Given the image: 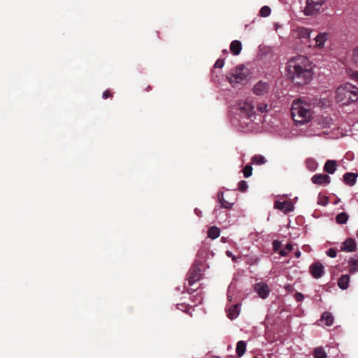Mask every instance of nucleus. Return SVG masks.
Instances as JSON below:
<instances>
[{"instance_id": "f257e3e1", "label": "nucleus", "mask_w": 358, "mask_h": 358, "mask_svg": "<svg viewBox=\"0 0 358 358\" xmlns=\"http://www.w3.org/2000/svg\"><path fill=\"white\" fill-rule=\"evenodd\" d=\"M288 77L298 85L308 84L312 78L311 66L309 59L299 55L289 60L287 66Z\"/></svg>"}, {"instance_id": "f03ea898", "label": "nucleus", "mask_w": 358, "mask_h": 358, "mask_svg": "<svg viewBox=\"0 0 358 358\" xmlns=\"http://www.w3.org/2000/svg\"><path fill=\"white\" fill-rule=\"evenodd\" d=\"M291 115L296 123L302 124L308 122L312 117L310 104L301 99L294 100L292 103Z\"/></svg>"}, {"instance_id": "7ed1b4c3", "label": "nucleus", "mask_w": 358, "mask_h": 358, "mask_svg": "<svg viewBox=\"0 0 358 358\" xmlns=\"http://www.w3.org/2000/svg\"><path fill=\"white\" fill-rule=\"evenodd\" d=\"M336 99L342 105H348L358 100V87L350 83H346L338 87Z\"/></svg>"}, {"instance_id": "20e7f679", "label": "nucleus", "mask_w": 358, "mask_h": 358, "mask_svg": "<svg viewBox=\"0 0 358 358\" xmlns=\"http://www.w3.org/2000/svg\"><path fill=\"white\" fill-rule=\"evenodd\" d=\"M233 113L232 124L236 127L243 129L245 128V119L246 118V100L236 103L231 108Z\"/></svg>"}, {"instance_id": "39448f33", "label": "nucleus", "mask_w": 358, "mask_h": 358, "mask_svg": "<svg viewBox=\"0 0 358 358\" xmlns=\"http://www.w3.org/2000/svg\"><path fill=\"white\" fill-rule=\"evenodd\" d=\"M227 79L233 87H238L240 85H245L246 73L244 70V65L237 66L227 76Z\"/></svg>"}, {"instance_id": "423d86ee", "label": "nucleus", "mask_w": 358, "mask_h": 358, "mask_svg": "<svg viewBox=\"0 0 358 358\" xmlns=\"http://www.w3.org/2000/svg\"><path fill=\"white\" fill-rule=\"evenodd\" d=\"M326 0H306V5L304 8L306 15L316 14L321 8Z\"/></svg>"}, {"instance_id": "0eeeda50", "label": "nucleus", "mask_w": 358, "mask_h": 358, "mask_svg": "<svg viewBox=\"0 0 358 358\" xmlns=\"http://www.w3.org/2000/svg\"><path fill=\"white\" fill-rule=\"evenodd\" d=\"M271 90V84L268 82L260 80L252 88V92L256 96H264L267 95Z\"/></svg>"}, {"instance_id": "6e6552de", "label": "nucleus", "mask_w": 358, "mask_h": 358, "mask_svg": "<svg viewBox=\"0 0 358 358\" xmlns=\"http://www.w3.org/2000/svg\"><path fill=\"white\" fill-rule=\"evenodd\" d=\"M201 269L194 264L189 271L187 274V280L189 286H192L196 282L201 278Z\"/></svg>"}, {"instance_id": "1a4fd4ad", "label": "nucleus", "mask_w": 358, "mask_h": 358, "mask_svg": "<svg viewBox=\"0 0 358 358\" xmlns=\"http://www.w3.org/2000/svg\"><path fill=\"white\" fill-rule=\"evenodd\" d=\"M309 272L314 278L318 279L324 275V267L320 262H315L309 266Z\"/></svg>"}, {"instance_id": "9d476101", "label": "nucleus", "mask_w": 358, "mask_h": 358, "mask_svg": "<svg viewBox=\"0 0 358 358\" xmlns=\"http://www.w3.org/2000/svg\"><path fill=\"white\" fill-rule=\"evenodd\" d=\"M253 288L254 291L263 299H266L270 293V289L268 285L263 282L255 284Z\"/></svg>"}, {"instance_id": "9b49d317", "label": "nucleus", "mask_w": 358, "mask_h": 358, "mask_svg": "<svg viewBox=\"0 0 358 358\" xmlns=\"http://www.w3.org/2000/svg\"><path fill=\"white\" fill-rule=\"evenodd\" d=\"M311 181L314 184L325 186L330 183L331 179L328 175L317 173L312 177Z\"/></svg>"}, {"instance_id": "f8f14e48", "label": "nucleus", "mask_w": 358, "mask_h": 358, "mask_svg": "<svg viewBox=\"0 0 358 358\" xmlns=\"http://www.w3.org/2000/svg\"><path fill=\"white\" fill-rule=\"evenodd\" d=\"M275 208L283 211L285 213H289L294 210V206L289 201H276L275 202Z\"/></svg>"}, {"instance_id": "ddd939ff", "label": "nucleus", "mask_w": 358, "mask_h": 358, "mask_svg": "<svg viewBox=\"0 0 358 358\" xmlns=\"http://www.w3.org/2000/svg\"><path fill=\"white\" fill-rule=\"evenodd\" d=\"M357 250V244L355 239L352 238H347L343 243L341 250L343 252H355Z\"/></svg>"}, {"instance_id": "4468645a", "label": "nucleus", "mask_w": 358, "mask_h": 358, "mask_svg": "<svg viewBox=\"0 0 358 358\" xmlns=\"http://www.w3.org/2000/svg\"><path fill=\"white\" fill-rule=\"evenodd\" d=\"M311 31L306 27H297L294 30L295 36L298 38H309Z\"/></svg>"}, {"instance_id": "2eb2a0df", "label": "nucleus", "mask_w": 358, "mask_h": 358, "mask_svg": "<svg viewBox=\"0 0 358 358\" xmlns=\"http://www.w3.org/2000/svg\"><path fill=\"white\" fill-rule=\"evenodd\" d=\"M328 39V34L327 33H320L318 34L316 37L314 38V41H315V46L319 48H321L324 46V43Z\"/></svg>"}, {"instance_id": "dca6fc26", "label": "nucleus", "mask_w": 358, "mask_h": 358, "mask_svg": "<svg viewBox=\"0 0 358 358\" xmlns=\"http://www.w3.org/2000/svg\"><path fill=\"white\" fill-rule=\"evenodd\" d=\"M337 164L334 160H327L324 166V171L329 174H333L336 170Z\"/></svg>"}, {"instance_id": "f3484780", "label": "nucleus", "mask_w": 358, "mask_h": 358, "mask_svg": "<svg viewBox=\"0 0 358 358\" xmlns=\"http://www.w3.org/2000/svg\"><path fill=\"white\" fill-rule=\"evenodd\" d=\"M240 312V307L238 304H235L230 306L227 310V316L231 320L236 318Z\"/></svg>"}, {"instance_id": "a211bd4d", "label": "nucleus", "mask_w": 358, "mask_h": 358, "mask_svg": "<svg viewBox=\"0 0 358 358\" xmlns=\"http://www.w3.org/2000/svg\"><path fill=\"white\" fill-rule=\"evenodd\" d=\"M350 282L349 275H342L338 280V285L342 289H346L348 287Z\"/></svg>"}, {"instance_id": "6ab92c4d", "label": "nucleus", "mask_w": 358, "mask_h": 358, "mask_svg": "<svg viewBox=\"0 0 358 358\" xmlns=\"http://www.w3.org/2000/svg\"><path fill=\"white\" fill-rule=\"evenodd\" d=\"M356 178L357 175L353 173H345L343 176V180L346 184L352 186L356 182Z\"/></svg>"}, {"instance_id": "aec40b11", "label": "nucleus", "mask_w": 358, "mask_h": 358, "mask_svg": "<svg viewBox=\"0 0 358 358\" xmlns=\"http://www.w3.org/2000/svg\"><path fill=\"white\" fill-rule=\"evenodd\" d=\"M242 49L241 43L239 41H234L231 43L230 50L235 55H238Z\"/></svg>"}, {"instance_id": "412c9836", "label": "nucleus", "mask_w": 358, "mask_h": 358, "mask_svg": "<svg viewBox=\"0 0 358 358\" xmlns=\"http://www.w3.org/2000/svg\"><path fill=\"white\" fill-rule=\"evenodd\" d=\"M217 199H218V201L220 203L222 208L229 209V208H231L233 205V203L226 201L224 199V194L222 192H219L217 194Z\"/></svg>"}, {"instance_id": "4be33fe9", "label": "nucleus", "mask_w": 358, "mask_h": 358, "mask_svg": "<svg viewBox=\"0 0 358 358\" xmlns=\"http://www.w3.org/2000/svg\"><path fill=\"white\" fill-rule=\"evenodd\" d=\"M348 270L351 273L358 271V259L353 257L350 258L348 262Z\"/></svg>"}, {"instance_id": "5701e85b", "label": "nucleus", "mask_w": 358, "mask_h": 358, "mask_svg": "<svg viewBox=\"0 0 358 358\" xmlns=\"http://www.w3.org/2000/svg\"><path fill=\"white\" fill-rule=\"evenodd\" d=\"M245 349H246L245 342L243 341H238L237 343V345H236V349L237 355L239 357L243 356L245 352Z\"/></svg>"}, {"instance_id": "b1692460", "label": "nucleus", "mask_w": 358, "mask_h": 358, "mask_svg": "<svg viewBox=\"0 0 358 358\" xmlns=\"http://www.w3.org/2000/svg\"><path fill=\"white\" fill-rule=\"evenodd\" d=\"M220 231L216 227H211L208 229V236L212 239H215L220 236Z\"/></svg>"}, {"instance_id": "393cba45", "label": "nucleus", "mask_w": 358, "mask_h": 358, "mask_svg": "<svg viewBox=\"0 0 358 358\" xmlns=\"http://www.w3.org/2000/svg\"><path fill=\"white\" fill-rule=\"evenodd\" d=\"M266 162V159L262 155H255L251 159V164L256 165L264 164Z\"/></svg>"}, {"instance_id": "a878e982", "label": "nucleus", "mask_w": 358, "mask_h": 358, "mask_svg": "<svg viewBox=\"0 0 358 358\" xmlns=\"http://www.w3.org/2000/svg\"><path fill=\"white\" fill-rule=\"evenodd\" d=\"M349 216L346 213H338L336 217V221L338 224H345L348 220Z\"/></svg>"}, {"instance_id": "bb28decb", "label": "nucleus", "mask_w": 358, "mask_h": 358, "mask_svg": "<svg viewBox=\"0 0 358 358\" xmlns=\"http://www.w3.org/2000/svg\"><path fill=\"white\" fill-rule=\"evenodd\" d=\"M322 320L326 323V325L331 326L334 322V317L329 312H324L322 315Z\"/></svg>"}, {"instance_id": "cd10ccee", "label": "nucleus", "mask_w": 358, "mask_h": 358, "mask_svg": "<svg viewBox=\"0 0 358 358\" xmlns=\"http://www.w3.org/2000/svg\"><path fill=\"white\" fill-rule=\"evenodd\" d=\"M327 353L322 347L316 348L314 350V358H326Z\"/></svg>"}, {"instance_id": "c85d7f7f", "label": "nucleus", "mask_w": 358, "mask_h": 358, "mask_svg": "<svg viewBox=\"0 0 358 358\" xmlns=\"http://www.w3.org/2000/svg\"><path fill=\"white\" fill-rule=\"evenodd\" d=\"M306 165L308 169H309L310 171H315L317 166V162L313 159H306Z\"/></svg>"}, {"instance_id": "c756f323", "label": "nucleus", "mask_w": 358, "mask_h": 358, "mask_svg": "<svg viewBox=\"0 0 358 358\" xmlns=\"http://www.w3.org/2000/svg\"><path fill=\"white\" fill-rule=\"evenodd\" d=\"M292 245L291 243H287L285 249L279 250V255L282 257H285L287 255L288 252L292 250Z\"/></svg>"}, {"instance_id": "7c9ffc66", "label": "nucleus", "mask_w": 358, "mask_h": 358, "mask_svg": "<svg viewBox=\"0 0 358 358\" xmlns=\"http://www.w3.org/2000/svg\"><path fill=\"white\" fill-rule=\"evenodd\" d=\"M270 14H271V8L267 6H263L259 10V15L262 17H268Z\"/></svg>"}, {"instance_id": "2f4dec72", "label": "nucleus", "mask_w": 358, "mask_h": 358, "mask_svg": "<svg viewBox=\"0 0 358 358\" xmlns=\"http://www.w3.org/2000/svg\"><path fill=\"white\" fill-rule=\"evenodd\" d=\"M352 60L356 66H358V46L353 50Z\"/></svg>"}, {"instance_id": "473e14b6", "label": "nucleus", "mask_w": 358, "mask_h": 358, "mask_svg": "<svg viewBox=\"0 0 358 358\" xmlns=\"http://www.w3.org/2000/svg\"><path fill=\"white\" fill-rule=\"evenodd\" d=\"M268 105L266 103H260L257 106V110L260 113H263L267 111Z\"/></svg>"}, {"instance_id": "72a5a7b5", "label": "nucleus", "mask_w": 358, "mask_h": 358, "mask_svg": "<svg viewBox=\"0 0 358 358\" xmlns=\"http://www.w3.org/2000/svg\"><path fill=\"white\" fill-rule=\"evenodd\" d=\"M281 248V242L278 241V240H275L273 241V249L275 252H279V250H280Z\"/></svg>"}, {"instance_id": "f704fd0d", "label": "nucleus", "mask_w": 358, "mask_h": 358, "mask_svg": "<svg viewBox=\"0 0 358 358\" xmlns=\"http://www.w3.org/2000/svg\"><path fill=\"white\" fill-rule=\"evenodd\" d=\"M327 255L331 258H334L337 255V251L335 248H330L327 251Z\"/></svg>"}, {"instance_id": "c9c22d12", "label": "nucleus", "mask_w": 358, "mask_h": 358, "mask_svg": "<svg viewBox=\"0 0 358 358\" xmlns=\"http://www.w3.org/2000/svg\"><path fill=\"white\" fill-rule=\"evenodd\" d=\"M255 113V111L254 110L253 106L250 105L248 103V112H247L248 118H250Z\"/></svg>"}, {"instance_id": "e433bc0d", "label": "nucleus", "mask_w": 358, "mask_h": 358, "mask_svg": "<svg viewBox=\"0 0 358 358\" xmlns=\"http://www.w3.org/2000/svg\"><path fill=\"white\" fill-rule=\"evenodd\" d=\"M113 92L110 90H106L103 92L102 94V98L104 99L112 98L113 97Z\"/></svg>"}, {"instance_id": "4c0bfd02", "label": "nucleus", "mask_w": 358, "mask_h": 358, "mask_svg": "<svg viewBox=\"0 0 358 358\" xmlns=\"http://www.w3.org/2000/svg\"><path fill=\"white\" fill-rule=\"evenodd\" d=\"M270 52V48L267 47H260L259 48V55H266L267 53Z\"/></svg>"}, {"instance_id": "58836bf2", "label": "nucleus", "mask_w": 358, "mask_h": 358, "mask_svg": "<svg viewBox=\"0 0 358 358\" xmlns=\"http://www.w3.org/2000/svg\"><path fill=\"white\" fill-rule=\"evenodd\" d=\"M238 189L241 192H245L246 189V182L245 180H241L238 184Z\"/></svg>"}, {"instance_id": "ea45409f", "label": "nucleus", "mask_w": 358, "mask_h": 358, "mask_svg": "<svg viewBox=\"0 0 358 358\" xmlns=\"http://www.w3.org/2000/svg\"><path fill=\"white\" fill-rule=\"evenodd\" d=\"M224 65V60L223 59H218L215 64H214V68H222Z\"/></svg>"}, {"instance_id": "a19ab883", "label": "nucleus", "mask_w": 358, "mask_h": 358, "mask_svg": "<svg viewBox=\"0 0 358 358\" xmlns=\"http://www.w3.org/2000/svg\"><path fill=\"white\" fill-rule=\"evenodd\" d=\"M294 298H295L296 301H301L303 299L304 296H303V294H301L300 292H296L294 294Z\"/></svg>"}, {"instance_id": "79ce46f5", "label": "nucleus", "mask_w": 358, "mask_h": 358, "mask_svg": "<svg viewBox=\"0 0 358 358\" xmlns=\"http://www.w3.org/2000/svg\"><path fill=\"white\" fill-rule=\"evenodd\" d=\"M177 308L181 310L182 311H185L187 308V305L185 303H178L177 304Z\"/></svg>"}, {"instance_id": "37998d69", "label": "nucleus", "mask_w": 358, "mask_h": 358, "mask_svg": "<svg viewBox=\"0 0 358 358\" xmlns=\"http://www.w3.org/2000/svg\"><path fill=\"white\" fill-rule=\"evenodd\" d=\"M329 199L327 197H324L322 200L318 201V204L322 206H326L328 204Z\"/></svg>"}, {"instance_id": "c03bdc74", "label": "nucleus", "mask_w": 358, "mask_h": 358, "mask_svg": "<svg viewBox=\"0 0 358 358\" xmlns=\"http://www.w3.org/2000/svg\"><path fill=\"white\" fill-rule=\"evenodd\" d=\"M257 262H258L257 257H251L250 259H248V264H257Z\"/></svg>"}, {"instance_id": "a18cd8bd", "label": "nucleus", "mask_w": 358, "mask_h": 358, "mask_svg": "<svg viewBox=\"0 0 358 358\" xmlns=\"http://www.w3.org/2000/svg\"><path fill=\"white\" fill-rule=\"evenodd\" d=\"M252 174V168L250 165L248 164V178L251 176Z\"/></svg>"}, {"instance_id": "49530a36", "label": "nucleus", "mask_w": 358, "mask_h": 358, "mask_svg": "<svg viewBox=\"0 0 358 358\" xmlns=\"http://www.w3.org/2000/svg\"><path fill=\"white\" fill-rule=\"evenodd\" d=\"M226 254H227V255L228 257H231V258H232V259H233L234 261H235L236 258H235V257L233 255V254H232V252H231V251L227 250V251L226 252Z\"/></svg>"}, {"instance_id": "de8ad7c7", "label": "nucleus", "mask_w": 358, "mask_h": 358, "mask_svg": "<svg viewBox=\"0 0 358 358\" xmlns=\"http://www.w3.org/2000/svg\"><path fill=\"white\" fill-rule=\"evenodd\" d=\"M243 173L244 177L246 178V166H243L241 171Z\"/></svg>"}, {"instance_id": "09e8293b", "label": "nucleus", "mask_w": 358, "mask_h": 358, "mask_svg": "<svg viewBox=\"0 0 358 358\" xmlns=\"http://www.w3.org/2000/svg\"><path fill=\"white\" fill-rule=\"evenodd\" d=\"M294 256L296 257V258H299L301 257V252L300 251H296L294 254Z\"/></svg>"}, {"instance_id": "8fccbe9b", "label": "nucleus", "mask_w": 358, "mask_h": 358, "mask_svg": "<svg viewBox=\"0 0 358 358\" xmlns=\"http://www.w3.org/2000/svg\"><path fill=\"white\" fill-rule=\"evenodd\" d=\"M194 291H195V289L190 288L189 289H188V291H187V292H188L189 293H191V292H194Z\"/></svg>"}, {"instance_id": "3c124183", "label": "nucleus", "mask_w": 358, "mask_h": 358, "mask_svg": "<svg viewBox=\"0 0 358 358\" xmlns=\"http://www.w3.org/2000/svg\"><path fill=\"white\" fill-rule=\"evenodd\" d=\"M279 27H280V25H278V24H275V30H277Z\"/></svg>"}, {"instance_id": "603ef678", "label": "nucleus", "mask_w": 358, "mask_h": 358, "mask_svg": "<svg viewBox=\"0 0 358 358\" xmlns=\"http://www.w3.org/2000/svg\"><path fill=\"white\" fill-rule=\"evenodd\" d=\"M197 210H198L197 209H195V212H196V213L197 215H199V214L197 213Z\"/></svg>"}, {"instance_id": "864d4df0", "label": "nucleus", "mask_w": 358, "mask_h": 358, "mask_svg": "<svg viewBox=\"0 0 358 358\" xmlns=\"http://www.w3.org/2000/svg\"><path fill=\"white\" fill-rule=\"evenodd\" d=\"M356 235H357V238H358V231H357V234H356Z\"/></svg>"}]
</instances>
